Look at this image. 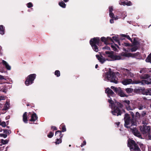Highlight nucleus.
<instances>
[{"label":"nucleus","instance_id":"1","mask_svg":"<svg viewBox=\"0 0 151 151\" xmlns=\"http://www.w3.org/2000/svg\"><path fill=\"white\" fill-rule=\"evenodd\" d=\"M132 120L131 119L130 117L128 114H125L124 117V126L125 127L127 128H130L131 131L135 135L139 137H141L140 134L136 127H133V128H132V126H136V123L133 119L134 114L132 112Z\"/></svg>","mask_w":151,"mask_h":151},{"label":"nucleus","instance_id":"2","mask_svg":"<svg viewBox=\"0 0 151 151\" xmlns=\"http://www.w3.org/2000/svg\"><path fill=\"white\" fill-rule=\"evenodd\" d=\"M108 102L111 104L109 105V106L111 108V113L112 114L117 116L120 115L121 114V112L119 108H122V105L118 102L115 101L114 102L111 98L110 99H108Z\"/></svg>","mask_w":151,"mask_h":151},{"label":"nucleus","instance_id":"3","mask_svg":"<svg viewBox=\"0 0 151 151\" xmlns=\"http://www.w3.org/2000/svg\"><path fill=\"white\" fill-rule=\"evenodd\" d=\"M143 125L140 126V130L142 134L145 137H147L148 136V138L151 139V134L150 132V127L147 124H145L144 122H142Z\"/></svg>","mask_w":151,"mask_h":151},{"label":"nucleus","instance_id":"4","mask_svg":"<svg viewBox=\"0 0 151 151\" xmlns=\"http://www.w3.org/2000/svg\"><path fill=\"white\" fill-rule=\"evenodd\" d=\"M105 74V78L109 81L115 83H118V79L116 76L115 73L111 71V68H109V70L106 72Z\"/></svg>","mask_w":151,"mask_h":151},{"label":"nucleus","instance_id":"5","mask_svg":"<svg viewBox=\"0 0 151 151\" xmlns=\"http://www.w3.org/2000/svg\"><path fill=\"white\" fill-rule=\"evenodd\" d=\"M128 145L129 147L130 151H141L138 145L133 140L129 141Z\"/></svg>","mask_w":151,"mask_h":151},{"label":"nucleus","instance_id":"6","mask_svg":"<svg viewBox=\"0 0 151 151\" xmlns=\"http://www.w3.org/2000/svg\"><path fill=\"white\" fill-rule=\"evenodd\" d=\"M36 75L35 74H31L28 76L26 78L25 83L26 86H28L34 83Z\"/></svg>","mask_w":151,"mask_h":151},{"label":"nucleus","instance_id":"7","mask_svg":"<svg viewBox=\"0 0 151 151\" xmlns=\"http://www.w3.org/2000/svg\"><path fill=\"white\" fill-rule=\"evenodd\" d=\"M100 41V39L99 37H95L91 39L89 41V43L91 45H99Z\"/></svg>","mask_w":151,"mask_h":151},{"label":"nucleus","instance_id":"8","mask_svg":"<svg viewBox=\"0 0 151 151\" xmlns=\"http://www.w3.org/2000/svg\"><path fill=\"white\" fill-rule=\"evenodd\" d=\"M111 88L112 89L115 93H118V94H125L122 88L119 87L116 88L114 86H111Z\"/></svg>","mask_w":151,"mask_h":151},{"label":"nucleus","instance_id":"9","mask_svg":"<svg viewBox=\"0 0 151 151\" xmlns=\"http://www.w3.org/2000/svg\"><path fill=\"white\" fill-rule=\"evenodd\" d=\"M113 53L114 52L113 51H106L105 52V53H102V54L105 57H108L110 58L111 60H112L114 55Z\"/></svg>","mask_w":151,"mask_h":151},{"label":"nucleus","instance_id":"10","mask_svg":"<svg viewBox=\"0 0 151 151\" xmlns=\"http://www.w3.org/2000/svg\"><path fill=\"white\" fill-rule=\"evenodd\" d=\"M133 83L134 84H139L141 83L142 85H145V84H149V83L148 79L147 80H142L141 81H134Z\"/></svg>","mask_w":151,"mask_h":151},{"label":"nucleus","instance_id":"11","mask_svg":"<svg viewBox=\"0 0 151 151\" xmlns=\"http://www.w3.org/2000/svg\"><path fill=\"white\" fill-rule=\"evenodd\" d=\"M134 81H133L131 79H124L122 82V83L125 85L129 84H133Z\"/></svg>","mask_w":151,"mask_h":151},{"label":"nucleus","instance_id":"12","mask_svg":"<svg viewBox=\"0 0 151 151\" xmlns=\"http://www.w3.org/2000/svg\"><path fill=\"white\" fill-rule=\"evenodd\" d=\"M96 56L97 59L101 64H103L106 61V60H109L107 59L105 60V58H103L102 55H101V57H100L99 55H96Z\"/></svg>","mask_w":151,"mask_h":151},{"label":"nucleus","instance_id":"13","mask_svg":"<svg viewBox=\"0 0 151 151\" xmlns=\"http://www.w3.org/2000/svg\"><path fill=\"white\" fill-rule=\"evenodd\" d=\"M123 70L124 73H123V74L127 76H130L131 77H132L134 75L131 72H130L129 70L127 69H124Z\"/></svg>","mask_w":151,"mask_h":151},{"label":"nucleus","instance_id":"14","mask_svg":"<svg viewBox=\"0 0 151 151\" xmlns=\"http://www.w3.org/2000/svg\"><path fill=\"white\" fill-rule=\"evenodd\" d=\"M2 64L3 65L5 66L6 68L8 70H10L11 69V66L8 64L4 60H3L2 61Z\"/></svg>","mask_w":151,"mask_h":151},{"label":"nucleus","instance_id":"15","mask_svg":"<svg viewBox=\"0 0 151 151\" xmlns=\"http://www.w3.org/2000/svg\"><path fill=\"white\" fill-rule=\"evenodd\" d=\"M120 5H123L124 6L126 5L128 6H131L132 4V2L130 1H124L122 2Z\"/></svg>","mask_w":151,"mask_h":151},{"label":"nucleus","instance_id":"16","mask_svg":"<svg viewBox=\"0 0 151 151\" xmlns=\"http://www.w3.org/2000/svg\"><path fill=\"white\" fill-rule=\"evenodd\" d=\"M105 92L107 94H114V93L113 91L109 88H107L105 91Z\"/></svg>","mask_w":151,"mask_h":151},{"label":"nucleus","instance_id":"17","mask_svg":"<svg viewBox=\"0 0 151 151\" xmlns=\"http://www.w3.org/2000/svg\"><path fill=\"white\" fill-rule=\"evenodd\" d=\"M121 59L122 58L120 56L114 55L112 60H110L114 61L115 60H119Z\"/></svg>","mask_w":151,"mask_h":151},{"label":"nucleus","instance_id":"18","mask_svg":"<svg viewBox=\"0 0 151 151\" xmlns=\"http://www.w3.org/2000/svg\"><path fill=\"white\" fill-rule=\"evenodd\" d=\"M5 28L4 26L1 25H0V34L1 35H3L5 33Z\"/></svg>","mask_w":151,"mask_h":151},{"label":"nucleus","instance_id":"19","mask_svg":"<svg viewBox=\"0 0 151 151\" xmlns=\"http://www.w3.org/2000/svg\"><path fill=\"white\" fill-rule=\"evenodd\" d=\"M23 120L25 123H27L28 120L27 117V113L25 112L23 116Z\"/></svg>","mask_w":151,"mask_h":151},{"label":"nucleus","instance_id":"20","mask_svg":"<svg viewBox=\"0 0 151 151\" xmlns=\"http://www.w3.org/2000/svg\"><path fill=\"white\" fill-rule=\"evenodd\" d=\"M37 117L35 113L33 114L31 116V118L30 121H35L37 119Z\"/></svg>","mask_w":151,"mask_h":151},{"label":"nucleus","instance_id":"21","mask_svg":"<svg viewBox=\"0 0 151 151\" xmlns=\"http://www.w3.org/2000/svg\"><path fill=\"white\" fill-rule=\"evenodd\" d=\"M132 54L130 53H126V52H122L121 54V55L122 56L127 57L132 56Z\"/></svg>","mask_w":151,"mask_h":151},{"label":"nucleus","instance_id":"22","mask_svg":"<svg viewBox=\"0 0 151 151\" xmlns=\"http://www.w3.org/2000/svg\"><path fill=\"white\" fill-rule=\"evenodd\" d=\"M133 44L134 46H137L138 45H139V42L136 39V38H134Z\"/></svg>","mask_w":151,"mask_h":151},{"label":"nucleus","instance_id":"23","mask_svg":"<svg viewBox=\"0 0 151 151\" xmlns=\"http://www.w3.org/2000/svg\"><path fill=\"white\" fill-rule=\"evenodd\" d=\"M112 39L113 40H114L117 42L119 45H121V44L118 39V38L116 36H113L112 37Z\"/></svg>","mask_w":151,"mask_h":151},{"label":"nucleus","instance_id":"24","mask_svg":"<svg viewBox=\"0 0 151 151\" xmlns=\"http://www.w3.org/2000/svg\"><path fill=\"white\" fill-rule=\"evenodd\" d=\"M97 45H91L92 47V49L93 50L96 52H98L99 51L98 47L97 46Z\"/></svg>","mask_w":151,"mask_h":151},{"label":"nucleus","instance_id":"25","mask_svg":"<svg viewBox=\"0 0 151 151\" xmlns=\"http://www.w3.org/2000/svg\"><path fill=\"white\" fill-rule=\"evenodd\" d=\"M145 60L147 62L151 63V52L148 56L147 57L146 59Z\"/></svg>","mask_w":151,"mask_h":151},{"label":"nucleus","instance_id":"26","mask_svg":"<svg viewBox=\"0 0 151 151\" xmlns=\"http://www.w3.org/2000/svg\"><path fill=\"white\" fill-rule=\"evenodd\" d=\"M149 77L150 76L149 75L147 74H145L143 75H142L140 76V78L143 79H148Z\"/></svg>","mask_w":151,"mask_h":151},{"label":"nucleus","instance_id":"27","mask_svg":"<svg viewBox=\"0 0 151 151\" xmlns=\"http://www.w3.org/2000/svg\"><path fill=\"white\" fill-rule=\"evenodd\" d=\"M106 41L107 42H108L107 44H110V42H114L113 39L109 37H107Z\"/></svg>","mask_w":151,"mask_h":151},{"label":"nucleus","instance_id":"28","mask_svg":"<svg viewBox=\"0 0 151 151\" xmlns=\"http://www.w3.org/2000/svg\"><path fill=\"white\" fill-rule=\"evenodd\" d=\"M109 15L110 17L112 19H114L116 20H117L118 19L117 17H116L114 16V14L112 12H109Z\"/></svg>","mask_w":151,"mask_h":151},{"label":"nucleus","instance_id":"29","mask_svg":"<svg viewBox=\"0 0 151 151\" xmlns=\"http://www.w3.org/2000/svg\"><path fill=\"white\" fill-rule=\"evenodd\" d=\"M59 5L60 6L63 8H65L66 7V4L64 3V2L62 1L60 2H59Z\"/></svg>","mask_w":151,"mask_h":151},{"label":"nucleus","instance_id":"30","mask_svg":"<svg viewBox=\"0 0 151 151\" xmlns=\"http://www.w3.org/2000/svg\"><path fill=\"white\" fill-rule=\"evenodd\" d=\"M145 108V105L142 104H139L138 105V109L139 110H142Z\"/></svg>","mask_w":151,"mask_h":151},{"label":"nucleus","instance_id":"31","mask_svg":"<svg viewBox=\"0 0 151 151\" xmlns=\"http://www.w3.org/2000/svg\"><path fill=\"white\" fill-rule=\"evenodd\" d=\"M144 92L146 94H147V93L149 94H151V88L146 89L144 91Z\"/></svg>","mask_w":151,"mask_h":151},{"label":"nucleus","instance_id":"32","mask_svg":"<svg viewBox=\"0 0 151 151\" xmlns=\"http://www.w3.org/2000/svg\"><path fill=\"white\" fill-rule=\"evenodd\" d=\"M101 40L102 42H104L105 44L107 45L108 42H107L106 40L107 38H106L105 37H102L101 38Z\"/></svg>","mask_w":151,"mask_h":151},{"label":"nucleus","instance_id":"33","mask_svg":"<svg viewBox=\"0 0 151 151\" xmlns=\"http://www.w3.org/2000/svg\"><path fill=\"white\" fill-rule=\"evenodd\" d=\"M125 90L127 93H129L132 92L133 90L131 88H127Z\"/></svg>","mask_w":151,"mask_h":151},{"label":"nucleus","instance_id":"34","mask_svg":"<svg viewBox=\"0 0 151 151\" xmlns=\"http://www.w3.org/2000/svg\"><path fill=\"white\" fill-rule=\"evenodd\" d=\"M58 135L60 136V138H61L62 137V136L61 135V131H58L56 132L55 135L58 136Z\"/></svg>","mask_w":151,"mask_h":151},{"label":"nucleus","instance_id":"35","mask_svg":"<svg viewBox=\"0 0 151 151\" xmlns=\"http://www.w3.org/2000/svg\"><path fill=\"white\" fill-rule=\"evenodd\" d=\"M138 47L137 46H134V47L132 48L131 49V50L132 52H133L136 51Z\"/></svg>","mask_w":151,"mask_h":151},{"label":"nucleus","instance_id":"36","mask_svg":"<svg viewBox=\"0 0 151 151\" xmlns=\"http://www.w3.org/2000/svg\"><path fill=\"white\" fill-rule=\"evenodd\" d=\"M55 75L57 77H59L60 76V72L59 70H56L55 72Z\"/></svg>","mask_w":151,"mask_h":151},{"label":"nucleus","instance_id":"37","mask_svg":"<svg viewBox=\"0 0 151 151\" xmlns=\"http://www.w3.org/2000/svg\"><path fill=\"white\" fill-rule=\"evenodd\" d=\"M141 91H142V90L141 89H135L134 90V92L137 93H139V92Z\"/></svg>","mask_w":151,"mask_h":151},{"label":"nucleus","instance_id":"38","mask_svg":"<svg viewBox=\"0 0 151 151\" xmlns=\"http://www.w3.org/2000/svg\"><path fill=\"white\" fill-rule=\"evenodd\" d=\"M122 45H124L126 47L132 46L130 44L126 42H123V43H122Z\"/></svg>","mask_w":151,"mask_h":151},{"label":"nucleus","instance_id":"39","mask_svg":"<svg viewBox=\"0 0 151 151\" xmlns=\"http://www.w3.org/2000/svg\"><path fill=\"white\" fill-rule=\"evenodd\" d=\"M4 86H2L3 88H2V89H0V91H2L5 93H6V88L4 87Z\"/></svg>","mask_w":151,"mask_h":151},{"label":"nucleus","instance_id":"40","mask_svg":"<svg viewBox=\"0 0 151 151\" xmlns=\"http://www.w3.org/2000/svg\"><path fill=\"white\" fill-rule=\"evenodd\" d=\"M1 142L3 144H6L8 143V140L7 139L4 140L3 139H1Z\"/></svg>","mask_w":151,"mask_h":151},{"label":"nucleus","instance_id":"41","mask_svg":"<svg viewBox=\"0 0 151 151\" xmlns=\"http://www.w3.org/2000/svg\"><path fill=\"white\" fill-rule=\"evenodd\" d=\"M27 7L29 8H30L33 6V5L31 2H29L27 4Z\"/></svg>","mask_w":151,"mask_h":151},{"label":"nucleus","instance_id":"42","mask_svg":"<svg viewBox=\"0 0 151 151\" xmlns=\"http://www.w3.org/2000/svg\"><path fill=\"white\" fill-rule=\"evenodd\" d=\"M61 142L62 141L61 139H57L55 143L56 144H58L61 143Z\"/></svg>","mask_w":151,"mask_h":151},{"label":"nucleus","instance_id":"43","mask_svg":"<svg viewBox=\"0 0 151 151\" xmlns=\"http://www.w3.org/2000/svg\"><path fill=\"white\" fill-rule=\"evenodd\" d=\"M53 135V133L52 132H50L49 134L47 135V136L49 138H51Z\"/></svg>","mask_w":151,"mask_h":151},{"label":"nucleus","instance_id":"44","mask_svg":"<svg viewBox=\"0 0 151 151\" xmlns=\"http://www.w3.org/2000/svg\"><path fill=\"white\" fill-rule=\"evenodd\" d=\"M127 110H132L134 109L131 107L130 106H129V105H128V106H127Z\"/></svg>","mask_w":151,"mask_h":151},{"label":"nucleus","instance_id":"45","mask_svg":"<svg viewBox=\"0 0 151 151\" xmlns=\"http://www.w3.org/2000/svg\"><path fill=\"white\" fill-rule=\"evenodd\" d=\"M2 127H5L6 126V124L5 122H1L0 124Z\"/></svg>","mask_w":151,"mask_h":151},{"label":"nucleus","instance_id":"46","mask_svg":"<svg viewBox=\"0 0 151 151\" xmlns=\"http://www.w3.org/2000/svg\"><path fill=\"white\" fill-rule=\"evenodd\" d=\"M103 49H105L107 50H110V47L107 46H106L104 47H103Z\"/></svg>","mask_w":151,"mask_h":151},{"label":"nucleus","instance_id":"47","mask_svg":"<svg viewBox=\"0 0 151 151\" xmlns=\"http://www.w3.org/2000/svg\"><path fill=\"white\" fill-rule=\"evenodd\" d=\"M113 10V9L112 6H109V12H112Z\"/></svg>","mask_w":151,"mask_h":151},{"label":"nucleus","instance_id":"48","mask_svg":"<svg viewBox=\"0 0 151 151\" xmlns=\"http://www.w3.org/2000/svg\"><path fill=\"white\" fill-rule=\"evenodd\" d=\"M111 47L113 48V50L114 51H116V50H117V48L115 47V46L113 45H111Z\"/></svg>","mask_w":151,"mask_h":151},{"label":"nucleus","instance_id":"49","mask_svg":"<svg viewBox=\"0 0 151 151\" xmlns=\"http://www.w3.org/2000/svg\"><path fill=\"white\" fill-rule=\"evenodd\" d=\"M86 142L85 141H84L81 145V147H82L83 146L86 145Z\"/></svg>","mask_w":151,"mask_h":151},{"label":"nucleus","instance_id":"50","mask_svg":"<svg viewBox=\"0 0 151 151\" xmlns=\"http://www.w3.org/2000/svg\"><path fill=\"white\" fill-rule=\"evenodd\" d=\"M124 102L126 103L127 104V105H129L130 104V102L129 100H125L124 101Z\"/></svg>","mask_w":151,"mask_h":151},{"label":"nucleus","instance_id":"51","mask_svg":"<svg viewBox=\"0 0 151 151\" xmlns=\"http://www.w3.org/2000/svg\"><path fill=\"white\" fill-rule=\"evenodd\" d=\"M66 131V129L65 126H63L62 127V131L63 132H65Z\"/></svg>","mask_w":151,"mask_h":151},{"label":"nucleus","instance_id":"52","mask_svg":"<svg viewBox=\"0 0 151 151\" xmlns=\"http://www.w3.org/2000/svg\"><path fill=\"white\" fill-rule=\"evenodd\" d=\"M5 99V98L3 96H0V101Z\"/></svg>","mask_w":151,"mask_h":151},{"label":"nucleus","instance_id":"53","mask_svg":"<svg viewBox=\"0 0 151 151\" xmlns=\"http://www.w3.org/2000/svg\"><path fill=\"white\" fill-rule=\"evenodd\" d=\"M1 137H3L4 138H6L7 136V135L6 134H1Z\"/></svg>","mask_w":151,"mask_h":151},{"label":"nucleus","instance_id":"54","mask_svg":"<svg viewBox=\"0 0 151 151\" xmlns=\"http://www.w3.org/2000/svg\"><path fill=\"white\" fill-rule=\"evenodd\" d=\"M114 19H112L110 20V22L111 24H113L114 23Z\"/></svg>","mask_w":151,"mask_h":151},{"label":"nucleus","instance_id":"55","mask_svg":"<svg viewBox=\"0 0 151 151\" xmlns=\"http://www.w3.org/2000/svg\"><path fill=\"white\" fill-rule=\"evenodd\" d=\"M51 128L55 130L57 129L56 127L55 126H52Z\"/></svg>","mask_w":151,"mask_h":151},{"label":"nucleus","instance_id":"56","mask_svg":"<svg viewBox=\"0 0 151 151\" xmlns=\"http://www.w3.org/2000/svg\"><path fill=\"white\" fill-rule=\"evenodd\" d=\"M4 79V77L0 75V79L2 80Z\"/></svg>","mask_w":151,"mask_h":151},{"label":"nucleus","instance_id":"57","mask_svg":"<svg viewBox=\"0 0 151 151\" xmlns=\"http://www.w3.org/2000/svg\"><path fill=\"white\" fill-rule=\"evenodd\" d=\"M126 38H127V39H130V37L129 36V35H127V36H126Z\"/></svg>","mask_w":151,"mask_h":151},{"label":"nucleus","instance_id":"58","mask_svg":"<svg viewBox=\"0 0 151 151\" xmlns=\"http://www.w3.org/2000/svg\"><path fill=\"white\" fill-rule=\"evenodd\" d=\"M148 81H149V84H151V78L148 79Z\"/></svg>","mask_w":151,"mask_h":151},{"label":"nucleus","instance_id":"59","mask_svg":"<svg viewBox=\"0 0 151 151\" xmlns=\"http://www.w3.org/2000/svg\"><path fill=\"white\" fill-rule=\"evenodd\" d=\"M127 36V35H125L124 34H122L121 35V36H122V37H126V36Z\"/></svg>","mask_w":151,"mask_h":151},{"label":"nucleus","instance_id":"60","mask_svg":"<svg viewBox=\"0 0 151 151\" xmlns=\"http://www.w3.org/2000/svg\"><path fill=\"white\" fill-rule=\"evenodd\" d=\"M123 50L126 52H128V51L124 48H123Z\"/></svg>","mask_w":151,"mask_h":151},{"label":"nucleus","instance_id":"61","mask_svg":"<svg viewBox=\"0 0 151 151\" xmlns=\"http://www.w3.org/2000/svg\"><path fill=\"white\" fill-rule=\"evenodd\" d=\"M120 95V96L121 97H124V96H126V95Z\"/></svg>","mask_w":151,"mask_h":151},{"label":"nucleus","instance_id":"62","mask_svg":"<svg viewBox=\"0 0 151 151\" xmlns=\"http://www.w3.org/2000/svg\"><path fill=\"white\" fill-rule=\"evenodd\" d=\"M98 64H96V66H95V68H98Z\"/></svg>","mask_w":151,"mask_h":151},{"label":"nucleus","instance_id":"63","mask_svg":"<svg viewBox=\"0 0 151 151\" xmlns=\"http://www.w3.org/2000/svg\"><path fill=\"white\" fill-rule=\"evenodd\" d=\"M129 40H130V41L132 42H133V40H132V39L130 38V39H129Z\"/></svg>","mask_w":151,"mask_h":151},{"label":"nucleus","instance_id":"64","mask_svg":"<svg viewBox=\"0 0 151 151\" xmlns=\"http://www.w3.org/2000/svg\"><path fill=\"white\" fill-rule=\"evenodd\" d=\"M63 1L65 2H67L69 1V0H63Z\"/></svg>","mask_w":151,"mask_h":151}]
</instances>
